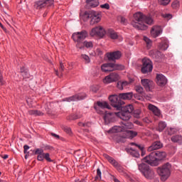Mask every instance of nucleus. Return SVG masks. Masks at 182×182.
<instances>
[{
  "mask_svg": "<svg viewBox=\"0 0 182 182\" xmlns=\"http://www.w3.org/2000/svg\"><path fill=\"white\" fill-rule=\"evenodd\" d=\"M107 36H109V38L114 40L119 38V34H117V33L112 28L108 29Z\"/></svg>",
  "mask_w": 182,
  "mask_h": 182,
  "instance_id": "cd10ccee",
  "label": "nucleus"
},
{
  "mask_svg": "<svg viewBox=\"0 0 182 182\" xmlns=\"http://www.w3.org/2000/svg\"><path fill=\"white\" fill-rule=\"evenodd\" d=\"M141 114V111L140 109H136L134 111V117H136V119H139Z\"/></svg>",
  "mask_w": 182,
  "mask_h": 182,
  "instance_id": "3c124183",
  "label": "nucleus"
},
{
  "mask_svg": "<svg viewBox=\"0 0 182 182\" xmlns=\"http://www.w3.org/2000/svg\"><path fill=\"white\" fill-rule=\"evenodd\" d=\"M117 87L119 89V90H123V85L122 84V82H117Z\"/></svg>",
  "mask_w": 182,
  "mask_h": 182,
  "instance_id": "680f3d73",
  "label": "nucleus"
},
{
  "mask_svg": "<svg viewBox=\"0 0 182 182\" xmlns=\"http://www.w3.org/2000/svg\"><path fill=\"white\" fill-rule=\"evenodd\" d=\"M179 6H180V1H178V0H175L172 3V8L173 9H177V8H178Z\"/></svg>",
  "mask_w": 182,
  "mask_h": 182,
  "instance_id": "09e8293b",
  "label": "nucleus"
},
{
  "mask_svg": "<svg viewBox=\"0 0 182 182\" xmlns=\"http://www.w3.org/2000/svg\"><path fill=\"white\" fill-rule=\"evenodd\" d=\"M109 100L112 106L117 109V110H120L122 109V105L124 104V102L121 100L120 95H110L109 97Z\"/></svg>",
  "mask_w": 182,
  "mask_h": 182,
  "instance_id": "423d86ee",
  "label": "nucleus"
},
{
  "mask_svg": "<svg viewBox=\"0 0 182 182\" xmlns=\"http://www.w3.org/2000/svg\"><path fill=\"white\" fill-rule=\"evenodd\" d=\"M124 126H114L112 129L108 131V133H120V132H123L125 129H132L133 127V123L127 122L123 123Z\"/></svg>",
  "mask_w": 182,
  "mask_h": 182,
  "instance_id": "1a4fd4ad",
  "label": "nucleus"
},
{
  "mask_svg": "<svg viewBox=\"0 0 182 182\" xmlns=\"http://www.w3.org/2000/svg\"><path fill=\"white\" fill-rule=\"evenodd\" d=\"M163 32V29L160 26H153L151 29V35L152 38H157L160 36Z\"/></svg>",
  "mask_w": 182,
  "mask_h": 182,
  "instance_id": "dca6fc26",
  "label": "nucleus"
},
{
  "mask_svg": "<svg viewBox=\"0 0 182 182\" xmlns=\"http://www.w3.org/2000/svg\"><path fill=\"white\" fill-rule=\"evenodd\" d=\"M63 130L68 134H72V129H70V127H64Z\"/></svg>",
  "mask_w": 182,
  "mask_h": 182,
  "instance_id": "6e6d98bb",
  "label": "nucleus"
},
{
  "mask_svg": "<svg viewBox=\"0 0 182 182\" xmlns=\"http://www.w3.org/2000/svg\"><path fill=\"white\" fill-rule=\"evenodd\" d=\"M121 100H132L133 99V92H125L119 94Z\"/></svg>",
  "mask_w": 182,
  "mask_h": 182,
  "instance_id": "a878e982",
  "label": "nucleus"
},
{
  "mask_svg": "<svg viewBox=\"0 0 182 182\" xmlns=\"http://www.w3.org/2000/svg\"><path fill=\"white\" fill-rule=\"evenodd\" d=\"M90 36H98L99 38H103L105 35H106V31L102 26H99L97 27L93 28L90 33Z\"/></svg>",
  "mask_w": 182,
  "mask_h": 182,
  "instance_id": "9b49d317",
  "label": "nucleus"
},
{
  "mask_svg": "<svg viewBox=\"0 0 182 182\" xmlns=\"http://www.w3.org/2000/svg\"><path fill=\"white\" fill-rule=\"evenodd\" d=\"M110 164L113 166L115 168L119 165V162L116 161L114 159H112V160L109 161Z\"/></svg>",
  "mask_w": 182,
  "mask_h": 182,
  "instance_id": "8fccbe9b",
  "label": "nucleus"
},
{
  "mask_svg": "<svg viewBox=\"0 0 182 182\" xmlns=\"http://www.w3.org/2000/svg\"><path fill=\"white\" fill-rule=\"evenodd\" d=\"M102 72H113V63H105L101 65Z\"/></svg>",
  "mask_w": 182,
  "mask_h": 182,
  "instance_id": "4be33fe9",
  "label": "nucleus"
},
{
  "mask_svg": "<svg viewBox=\"0 0 182 182\" xmlns=\"http://www.w3.org/2000/svg\"><path fill=\"white\" fill-rule=\"evenodd\" d=\"M144 42H146L147 48H151L152 42H151V40H150V38L146 36H144Z\"/></svg>",
  "mask_w": 182,
  "mask_h": 182,
  "instance_id": "79ce46f5",
  "label": "nucleus"
},
{
  "mask_svg": "<svg viewBox=\"0 0 182 182\" xmlns=\"http://www.w3.org/2000/svg\"><path fill=\"white\" fill-rule=\"evenodd\" d=\"M154 153H155V156L156 157L158 163L167 157V154L164 151H154Z\"/></svg>",
  "mask_w": 182,
  "mask_h": 182,
  "instance_id": "393cba45",
  "label": "nucleus"
},
{
  "mask_svg": "<svg viewBox=\"0 0 182 182\" xmlns=\"http://www.w3.org/2000/svg\"><path fill=\"white\" fill-rule=\"evenodd\" d=\"M90 124L89 122H87V123L79 122L78 123V126H80L82 127H89Z\"/></svg>",
  "mask_w": 182,
  "mask_h": 182,
  "instance_id": "13d9d810",
  "label": "nucleus"
},
{
  "mask_svg": "<svg viewBox=\"0 0 182 182\" xmlns=\"http://www.w3.org/2000/svg\"><path fill=\"white\" fill-rule=\"evenodd\" d=\"M153 18L151 16H145L141 12H136L134 14V21L131 23V25L135 28V29H139V31H146L147 29V25H153Z\"/></svg>",
  "mask_w": 182,
  "mask_h": 182,
  "instance_id": "f257e3e1",
  "label": "nucleus"
},
{
  "mask_svg": "<svg viewBox=\"0 0 182 182\" xmlns=\"http://www.w3.org/2000/svg\"><path fill=\"white\" fill-rule=\"evenodd\" d=\"M126 67L122 64L112 63V70H124Z\"/></svg>",
  "mask_w": 182,
  "mask_h": 182,
  "instance_id": "2f4dec72",
  "label": "nucleus"
},
{
  "mask_svg": "<svg viewBox=\"0 0 182 182\" xmlns=\"http://www.w3.org/2000/svg\"><path fill=\"white\" fill-rule=\"evenodd\" d=\"M28 114L31 116H42V112L38 110H30L28 111Z\"/></svg>",
  "mask_w": 182,
  "mask_h": 182,
  "instance_id": "c9c22d12",
  "label": "nucleus"
},
{
  "mask_svg": "<svg viewBox=\"0 0 182 182\" xmlns=\"http://www.w3.org/2000/svg\"><path fill=\"white\" fill-rule=\"evenodd\" d=\"M86 4L91 8H96L99 6V0H86Z\"/></svg>",
  "mask_w": 182,
  "mask_h": 182,
  "instance_id": "7c9ffc66",
  "label": "nucleus"
},
{
  "mask_svg": "<svg viewBox=\"0 0 182 182\" xmlns=\"http://www.w3.org/2000/svg\"><path fill=\"white\" fill-rule=\"evenodd\" d=\"M91 90H92V92H94V93H96L97 92V90H99V87H97V86H92L91 87Z\"/></svg>",
  "mask_w": 182,
  "mask_h": 182,
  "instance_id": "052dcab7",
  "label": "nucleus"
},
{
  "mask_svg": "<svg viewBox=\"0 0 182 182\" xmlns=\"http://www.w3.org/2000/svg\"><path fill=\"white\" fill-rule=\"evenodd\" d=\"M171 141L173 143H178V144H182V136L181 135H173L171 137Z\"/></svg>",
  "mask_w": 182,
  "mask_h": 182,
  "instance_id": "c756f323",
  "label": "nucleus"
},
{
  "mask_svg": "<svg viewBox=\"0 0 182 182\" xmlns=\"http://www.w3.org/2000/svg\"><path fill=\"white\" fill-rule=\"evenodd\" d=\"M130 146H136V147H138V149H139V150H141V156H144V146H140L134 142L130 143Z\"/></svg>",
  "mask_w": 182,
  "mask_h": 182,
  "instance_id": "e433bc0d",
  "label": "nucleus"
},
{
  "mask_svg": "<svg viewBox=\"0 0 182 182\" xmlns=\"http://www.w3.org/2000/svg\"><path fill=\"white\" fill-rule=\"evenodd\" d=\"M122 85V87H126V86H128L129 82L127 81H124V82H121Z\"/></svg>",
  "mask_w": 182,
  "mask_h": 182,
  "instance_id": "774afa93",
  "label": "nucleus"
},
{
  "mask_svg": "<svg viewBox=\"0 0 182 182\" xmlns=\"http://www.w3.org/2000/svg\"><path fill=\"white\" fill-rule=\"evenodd\" d=\"M51 136H53V137H54L55 139H57V140H59V139H60V136L58 134H56L53 132L51 133Z\"/></svg>",
  "mask_w": 182,
  "mask_h": 182,
  "instance_id": "0e129e2a",
  "label": "nucleus"
},
{
  "mask_svg": "<svg viewBox=\"0 0 182 182\" xmlns=\"http://www.w3.org/2000/svg\"><path fill=\"white\" fill-rule=\"evenodd\" d=\"M142 67L141 68V72L144 75H146V73H149L150 72H152L153 70V62L151 61L149 58H144L142 60Z\"/></svg>",
  "mask_w": 182,
  "mask_h": 182,
  "instance_id": "0eeeda50",
  "label": "nucleus"
},
{
  "mask_svg": "<svg viewBox=\"0 0 182 182\" xmlns=\"http://www.w3.org/2000/svg\"><path fill=\"white\" fill-rule=\"evenodd\" d=\"M127 152L129 153V154L132 156V157H136V159H139V157H140V154L139 153V151H136L133 148L128 149Z\"/></svg>",
  "mask_w": 182,
  "mask_h": 182,
  "instance_id": "473e14b6",
  "label": "nucleus"
},
{
  "mask_svg": "<svg viewBox=\"0 0 182 182\" xmlns=\"http://www.w3.org/2000/svg\"><path fill=\"white\" fill-rule=\"evenodd\" d=\"M156 83L158 86H161V87H164V86H166L167 85V77L164 76L163 74H156Z\"/></svg>",
  "mask_w": 182,
  "mask_h": 182,
  "instance_id": "2eb2a0df",
  "label": "nucleus"
},
{
  "mask_svg": "<svg viewBox=\"0 0 182 182\" xmlns=\"http://www.w3.org/2000/svg\"><path fill=\"white\" fill-rule=\"evenodd\" d=\"M139 171L141 172L145 178L151 180L154 178V171L150 168V166L144 163L138 165Z\"/></svg>",
  "mask_w": 182,
  "mask_h": 182,
  "instance_id": "39448f33",
  "label": "nucleus"
},
{
  "mask_svg": "<svg viewBox=\"0 0 182 182\" xmlns=\"http://www.w3.org/2000/svg\"><path fill=\"white\" fill-rule=\"evenodd\" d=\"M23 149H24V154H26V153H28V150H29V146L24 145Z\"/></svg>",
  "mask_w": 182,
  "mask_h": 182,
  "instance_id": "69168bd1",
  "label": "nucleus"
},
{
  "mask_svg": "<svg viewBox=\"0 0 182 182\" xmlns=\"http://www.w3.org/2000/svg\"><path fill=\"white\" fill-rule=\"evenodd\" d=\"M134 107L132 105H128L124 107L119 112H115V115L124 120V122H129L132 119V113H133Z\"/></svg>",
  "mask_w": 182,
  "mask_h": 182,
  "instance_id": "f03ea898",
  "label": "nucleus"
},
{
  "mask_svg": "<svg viewBox=\"0 0 182 182\" xmlns=\"http://www.w3.org/2000/svg\"><path fill=\"white\" fill-rule=\"evenodd\" d=\"M44 159L45 160H46V161H48L49 163H52V161H53L50 159V154H49V153H46L44 154Z\"/></svg>",
  "mask_w": 182,
  "mask_h": 182,
  "instance_id": "603ef678",
  "label": "nucleus"
},
{
  "mask_svg": "<svg viewBox=\"0 0 182 182\" xmlns=\"http://www.w3.org/2000/svg\"><path fill=\"white\" fill-rule=\"evenodd\" d=\"M166 132L168 136H173V134L177 133V129L173 127L167 128Z\"/></svg>",
  "mask_w": 182,
  "mask_h": 182,
  "instance_id": "f704fd0d",
  "label": "nucleus"
},
{
  "mask_svg": "<svg viewBox=\"0 0 182 182\" xmlns=\"http://www.w3.org/2000/svg\"><path fill=\"white\" fill-rule=\"evenodd\" d=\"M159 48L160 50H167L168 49V41L166 38H162Z\"/></svg>",
  "mask_w": 182,
  "mask_h": 182,
  "instance_id": "bb28decb",
  "label": "nucleus"
},
{
  "mask_svg": "<svg viewBox=\"0 0 182 182\" xmlns=\"http://www.w3.org/2000/svg\"><path fill=\"white\" fill-rule=\"evenodd\" d=\"M100 8L102 9H110V5H109L108 3H106L105 4H101Z\"/></svg>",
  "mask_w": 182,
  "mask_h": 182,
  "instance_id": "4d7b16f0",
  "label": "nucleus"
},
{
  "mask_svg": "<svg viewBox=\"0 0 182 182\" xmlns=\"http://www.w3.org/2000/svg\"><path fill=\"white\" fill-rule=\"evenodd\" d=\"M144 161H145V163H147L148 164H150V166H152L154 167L157 166V165L159 164V162L157 161V158L156 156V154L154 153V151L151 152L149 156H146L144 159Z\"/></svg>",
  "mask_w": 182,
  "mask_h": 182,
  "instance_id": "9d476101",
  "label": "nucleus"
},
{
  "mask_svg": "<svg viewBox=\"0 0 182 182\" xmlns=\"http://www.w3.org/2000/svg\"><path fill=\"white\" fill-rule=\"evenodd\" d=\"M87 31H82L81 32L74 33L72 35V38L73 39L74 42H77L76 48L77 49H83L84 46L82 44V41H85L86 38H87Z\"/></svg>",
  "mask_w": 182,
  "mask_h": 182,
  "instance_id": "20e7f679",
  "label": "nucleus"
},
{
  "mask_svg": "<svg viewBox=\"0 0 182 182\" xmlns=\"http://www.w3.org/2000/svg\"><path fill=\"white\" fill-rule=\"evenodd\" d=\"M156 171L159 176H160L161 180L166 181L171 176V164L168 162L158 167Z\"/></svg>",
  "mask_w": 182,
  "mask_h": 182,
  "instance_id": "7ed1b4c3",
  "label": "nucleus"
},
{
  "mask_svg": "<svg viewBox=\"0 0 182 182\" xmlns=\"http://www.w3.org/2000/svg\"><path fill=\"white\" fill-rule=\"evenodd\" d=\"M81 58L85 63H90V58H89L87 55L82 54Z\"/></svg>",
  "mask_w": 182,
  "mask_h": 182,
  "instance_id": "37998d69",
  "label": "nucleus"
},
{
  "mask_svg": "<svg viewBox=\"0 0 182 182\" xmlns=\"http://www.w3.org/2000/svg\"><path fill=\"white\" fill-rule=\"evenodd\" d=\"M84 99H86V93L81 92L71 97H65L63 100V102H79V100H83Z\"/></svg>",
  "mask_w": 182,
  "mask_h": 182,
  "instance_id": "f8f14e48",
  "label": "nucleus"
},
{
  "mask_svg": "<svg viewBox=\"0 0 182 182\" xmlns=\"http://www.w3.org/2000/svg\"><path fill=\"white\" fill-rule=\"evenodd\" d=\"M166 127H167V124L166 122L161 121L158 124L157 130L158 132H163Z\"/></svg>",
  "mask_w": 182,
  "mask_h": 182,
  "instance_id": "72a5a7b5",
  "label": "nucleus"
},
{
  "mask_svg": "<svg viewBox=\"0 0 182 182\" xmlns=\"http://www.w3.org/2000/svg\"><path fill=\"white\" fill-rule=\"evenodd\" d=\"M159 1V4H160V5H163L164 6H166V5H168V4H170V2L171 1V0H158Z\"/></svg>",
  "mask_w": 182,
  "mask_h": 182,
  "instance_id": "49530a36",
  "label": "nucleus"
},
{
  "mask_svg": "<svg viewBox=\"0 0 182 182\" xmlns=\"http://www.w3.org/2000/svg\"><path fill=\"white\" fill-rule=\"evenodd\" d=\"M141 83L146 92H151V90H153V87L154 86V82L153 80L149 79H142L141 80Z\"/></svg>",
  "mask_w": 182,
  "mask_h": 182,
  "instance_id": "4468645a",
  "label": "nucleus"
},
{
  "mask_svg": "<svg viewBox=\"0 0 182 182\" xmlns=\"http://www.w3.org/2000/svg\"><path fill=\"white\" fill-rule=\"evenodd\" d=\"M109 76L111 77V79L113 82H117V80H119V74L117 73H112L109 74Z\"/></svg>",
  "mask_w": 182,
  "mask_h": 182,
  "instance_id": "4c0bfd02",
  "label": "nucleus"
},
{
  "mask_svg": "<svg viewBox=\"0 0 182 182\" xmlns=\"http://www.w3.org/2000/svg\"><path fill=\"white\" fill-rule=\"evenodd\" d=\"M105 124H109L114 122V114L113 112H106L104 115Z\"/></svg>",
  "mask_w": 182,
  "mask_h": 182,
  "instance_id": "6ab92c4d",
  "label": "nucleus"
},
{
  "mask_svg": "<svg viewBox=\"0 0 182 182\" xmlns=\"http://www.w3.org/2000/svg\"><path fill=\"white\" fill-rule=\"evenodd\" d=\"M104 83H112L113 82V80L112 79V77L110 75L106 76L103 80Z\"/></svg>",
  "mask_w": 182,
  "mask_h": 182,
  "instance_id": "a18cd8bd",
  "label": "nucleus"
},
{
  "mask_svg": "<svg viewBox=\"0 0 182 182\" xmlns=\"http://www.w3.org/2000/svg\"><path fill=\"white\" fill-rule=\"evenodd\" d=\"M83 45L87 48H93V43L92 41H84Z\"/></svg>",
  "mask_w": 182,
  "mask_h": 182,
  "instance_id": "de8ad7c7",
  "label": "nucleus"
},
{
  "mask_svg": "<svg viewBox=\"0 0 182 182\" xmlns=\"http://www.w3.org/2000/svg\"><path fill=\"white\" fill-rule=\"evenodd\" d=\"M99 107H100V109H110V105H109V103L106 102L97 101V105L94 106V109H95V110H97Z\"/></svg>",
  "mask_w": 182,
  "mask_h": 182,
  "instance_id": "aec40b11",
  "label": "nucleus"
},
{
  "mask_svg": "<svg viewBox=\"0 0 182 182\" xmlns=\"http://www.w3.org/2000/svg\"><path fill=\"white\" fill-rule=\"evenodd\" d=\"M149 56L155 59L156 62H160L161 60V52L156 50H152L149 51Z\"/></svg>",
  "mask_w": 182,
  "mask_h": 182,
  "instance_id": "a211bd4d",
  "label": "nucleus"
},
{
  "mask_svg": "<svg viewBox=\"0 0 182 182\" xmlns=\"http://www.w3.org/2000/svg\"><path fill=\"white\" fill-rule=\"evenodd\" d=\"M117 171H119V173H124L126 171L124 170V168H123V166H122V165H119L118 166H117L115 168Z\"/></svg>",
  "mask_w": 182,
  "mask_h": 182,
  "instance_id": "5fc2aeb1",
  "label": "nucleus"
},
{
  "mask_svg": "<svg viewBox=\"0 0 182 182\" xmlns=\"http://www.w3.org/2000/svg\"><path fill=\"white\" fill-rule=\"evenodd\" d=\"M92 13H93V11H85L83 15L84 19H89V18L91 19Z\"/></svg>",
  "mask_w": 182,
  "mask_h": 182,
  "instance_id": "58836bf2",
  "label": "nucleus"
},
{
  "mask_svg": "<svg viewBox=\"0 0 182 182\" xmlns=\"http://www.w3.org/2000/svg\"><path fill=\"white\" fill-rule=\"evenodd\" d=\"M59 70H60V73H63V70H65V65L63 64L62 62L60 63Z\"/></svg>",
  "mask_w": 182,
  "mask_h": 182,
  "instance_id": "bf43d9fd",
  "label": "nucleus"
},
{
  "mask_svg": "<svg viewBox=\"0 0 182 182\" xmlns=\"http://www.w3.org/2000/svg\"><path fill=\"white\" fill-rule=\"evenodd\" d=\"M95 180L97 181H100V180H102V171L99 168L97 169V176H95Z\"/></svg>",
  "mask_w": 182,
  "mask_h": 182,
  "instance_id": "a19ab883",
  "label": "nucleus"
},
{
  "mask_svg": "<svg viewBox=\"0 0 182 182\" xmlns=\"http://www.w3.org/2000/svg\"><path fill=\"white\" fill-rule=\"evenodd\" d=\"M77 119H80V117L77 116V114H72L68 117L69 120H77Z\"/></svg>",
  "mask_w": 182,
  "mask_h": 182,
  "instance_id": "864d4df0",
  "label": "nucleus"
},
{
  "mask_svg": "<svg viewBox=\"0 0 182 182\" xmlns=\"http://www.w3.org/2000/svg\"><path fill=\"white\" fill-rule=\"evenodd\" d=\"M100 14L96 11H93L91 15V21H90V25H95L99 23L101 21Z\"/></svg>",
  "mask_w": 182,
  "mask_h": 182,
  "instance_id": "f3484780",
  "label": "nucleus"
},
{
  "mask_svg": "<svg viewBox=\"0 0 182 182\" xmlns=\"http://www.w3.org/2000/svg\"><path fill=\"white\" fill-rule=\"evenodd\" d=\"M163 147V144L160 141L154 142L151 146L148 148V151H153L154 150H159Z\"/></svg>",
  "mask_w": 182,
  "mask_h": 182,
  "instance_id": "412c9836",
  "label": "nucleus"
},
{
  "mask_svg": "<svg viewBox=\"0 0 182 182\" xmlns=\"http://www.w3.org/2000/svg\"><path fill=\"white\" fill-rule=\"evenodd\" d=\"M164 18L166 19H171L173 18V16L171 14H165Z\"/></svg>",
  "mask_w": 182,
  "mask_h": 182,
  "instance_id": "338daca9",
  "label": "nucleus"
},
{
  "mask_svg": "<svg viewBox=\"0 0 182 182\" xmlns=\"http://www.w3.org/2000/svg\"><path fill=\"white\" fill-rule=\"evenodd\" d=\"M127 133L128 136L131 137V139H133L137 136V132L136 131L128 130Z\"/></svg>",
  "mask_w": 182,
  "mask_h": 182,
  "instance_id": "ea45409f",
  "label": "nucleus"
},
{
  "mask_svg": "<svg viewBox=\"0 0 182 182\" xmlns=\"http://www.w3.org/2000/svg\"><path fill=\"white\" fill-rule=\"evenodd\" d=\"M104 157L108 160L109 163H110V161L113 159L112 157L106 154H104Z\"/></svg>",
  "mask_w": 182,
  "mask_h": 182,
  "instance_id": "e2e57ef3",
  "label": "nucleus"
},
{
  "mask_svg": "<svg viewBox=\"0 0 182 182\" xmlns=\"http://www.w3.org/2000/svg\"><path fill=\"white\" fill-rule=\"evenodd\" d=\"M148 109L149 110H151V112H153L155 116H157V117H160L161 112H160V109L157 108V107L149 104L148 106Z\"/></svg>",
  "mask_w": 182,
  "mask_h": 182,
  "instance_id": "b1692460",
  "label": "nucleus"
},
{
  "mask_svg": "<svg viewBox=\"0 0 182 182\" xmlns=\"http://www.w3.org/2000/svg\"><path fill=\"white\" fill-rule=\"evenodd\" d=\"M45 154L42 149H36L34 152V154H38L37 160H38V161H43V160H45Z\"/></svg>",
  "mask_w": 182,
  "mask_h": 182,
  "instance_id": "5701e85b",
  "label": "nucleus"
},
{
  "mask_svg": "<svg viewBox=\"0 0 182 182\" xmlns=\"http://www.w3.org/2000/svg\"><path fill=\"white\" fill-rule=\"evenodd\" d=\"M107 58L110 62H114V60H119L122 58V52L117 50L111 53H107Z\"/></svg>",
  "mask_w": 182,
  "mask_h": 182,
  "instance_id": "ddd939ff",
  "label": "nucleus"
},
{
  "mask_svg": "<svg viewBox=\"0 0 182 182\" xmlns=\"http://www.w3.org/2000/svg\"><path fill=\"white\" fill-rule=\"evenodd\" d=\"M135 90L137 93H139V95H141L144 91V89H143V87H141V85H136L135 86Z\"/></svg>",
  "mask_w": 182,
  "mask_h": 182,
  "instance_id": "c03bdc74",
  "label": "nucleus"
},
{
  "mask_svg": "<svg viewBox=\"0 0 182 182\" xmlns=\"http://www.w3.org/2000/svg\"><path fill=\"white\" fill-rule=\"evenodd\" d=\"M55 0H38L34 3V8L36 9H42V8L52 6Z\"/></svg>",
  "mask_w": 182,
  "mask_h": 182,
  "instance_id": "6e6552de",
  "label": "nucleus"
},
{
  "mask_svg": "<svg viewBox=\"0 0 182 182\" xmlns=\"http://www.w3.org/2000/svg\"><path fill=\"white\" fill-rule=\"evenodd\" d=\"M20 73L23 76V79H29L31 75H29V72L28 69L25 68V67H21L20 69Z\"/></svg>",
  "mask_w": 182,
  "mask_h": 182,
  "instance_id": "c85d7f7f",
  "label": "nucleus"
}]
</instances>
